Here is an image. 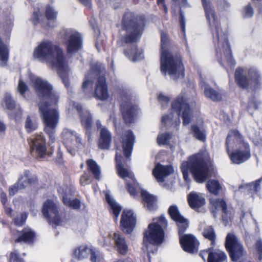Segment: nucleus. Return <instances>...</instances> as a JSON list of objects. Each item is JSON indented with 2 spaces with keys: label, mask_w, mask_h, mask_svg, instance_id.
Segmentation results:
<instances>
[{
  "label": "nucleus",
  "mask_w": 262,
  "mask_h": 262,
  "mask_svg": "<svg viewBox=\"0 0 262 262\" xmlns=\"http://www.w3.org/2000/svg\"><path fill=\"white\" fill-rule=\"evenodd\" d=\"M33 56L40 62H46L56 68L67 89L70 87L68 73L69 69L62 50L52 41H41L35 49Z\"/></svg>",
  "instance_id": "1"
},
{
  "label": "nucleus",
  "mask_w": 262,
  "mask_h": 262,
  "mask_svg": "<svg viewBox=\"0 0 262 262\" xmlns=\"http://www.w3.org/2000/svg\"><path fill=\"white\" fill-rule=\"evenodd\" d=\"M174 46L166 33L161 35V71L173 80L184 78V67L181 56L174 52Z\"/></svg>",
  "instance_id": "2"
},
{
  "label": "nucleus",
  "mask_w": 262,
  "mask_h": 262,
  "mask_svg": "<svg viewBox=\"0 0 262 262\" xmlns=\"http://www.w3.org/2000/svg\"><path fill=\"white\" fill-rule=\"evenodd\" d=\"M202 2L206 18L211 29L216 54L219 56H222V54H224L228 62L230 65H234L235 62L232 56L231 48L227 35L220 28L216 14L212 7L210 1L202 0Z\"/></svg>",
  "instance_id": "3"
},
{
  "label": "nucleus",
  "mask_w": 262,
  "mask_h": 262,
  "mask_svg": "<svg viewBox=\"0 0 262 262\" xmlns=\"http://www.w3.org/2000/svg\"><path fill=\"white\" fill-rule=\"evenodd\" d=\"M181 169L185 181L188 179L190 171L198 183H203L211 175L212 167L206 151H201L190 157L187 162L182 164Z\"/></svg>",
  "instance_id": "4"
},
{
  "label": "nucleus",
  "mask_w": 262,
  "mask_h": 262,
  "mask_svg": "<svg viewBox=\"0 0 262 262\" xmlns=\"http://www.w3.org/2000/svg\"><path fill=\"white\" fill-rule=\"evenodd\" d=\"M29 79L36 94L41 101L39 109L42 115H58V111L48 104H56L58 100V95L53 91L52 86L46 80L32 74L29 75Z\"/></svg>",
  "instance_id": "5"
},
{
  "label": "nucleus",
  "mask_w": 262,
  "mask_h": 262,
  "mask_svg": "<svg viewBox=\"0 0 262 262\" xmlns=\"http://www.w3.org/2000/svg\"><path fill=\"white\" fill-rule=\"evenodd\" d=\"M226 145L227 152L233 163L240 164L250 158V146L238 130H232L229 133Z\"/></svg>",
  "instance_id": "6"
},
{
  "label": "nucleus",
  "mask_w": 262,
  "mask_h": 262,
  "mask_svg": "<svg viewBox=\"0 0 262 262\" xmlns=\"http://www.w3.org/2000/svg\"><path fill=\"white\" fill-rule=\"evenodd\" d=\"M167 221L163 216L153 219L149 224L148 230L144 233L142 250L154 253L157 252V245L161 244L164 239V229L167 227ZM150 259V256L148 255Z\"/></svg>",
  "instance_id": "7"
},
{
  "label": "nucleus",
  "mask_w": 262,
  "mask_h": 262,
  "mask_svg": "<svg viewBox=\"0 0 262 262\" xmlns=\"http://www.w3.org/2000/svg\"><path fill=\"white\" fill-rule=\"evenodd\" d=\"M104 73L105 68L103 64L101 63L96 64L92 68L90 73L85 75L82 86L84 91H86L87 90L91 91L93 78L95 77H98L95 89V96L98 99L101 100H106L108 97L107 87L104 76Z\"/></svg>",
  "instance_id": "8"
},
{
  "label": "nucleus",
  "mask_w": 262,
  "mask_h": 262,
  "mask_svg": "<svg viewBox=\"0 0 262 262\" xmlns=\"http://www.w3.org/2000/svg\"><path fill=\"white\" fill-rule=\"evenodd\" d=\"M144 21L140 19L137 21L132 13L124 14L122 22V28L126 34L122 38L125 43L136 42L139 39L143 32Z\"/></svg>",
  "instance_id": "9"
},
{
  "label": "nucleus",
  "mask_w": 262,
  "mask_h": 262,
  "mask_svg": "<svg viewBox=\"0 0 262 262\" xmlns=\"http://www.w3.org/2000/svg\"><path fill=\"white\" fill-rule=\"evenodd\" d=\"M235 79L239 86L247 88L256 87L261 78L259 71L254 68H238L235 72Z\"/></svg>",
  "instance_id": "10"
},
{
  "label": "nucleus",
  "mask_w": 262,
  "mask_h": 262,
  "mask_svg": "<svg viewBox=\"0 0 262 262\" xmlns=\"http://www.w3.org/2000/svg\"><path fill=\"white\" fill-rule=\"evenodd\" d=\"M195 95L193 88L184 89L171 102V113L177 115H188L190 107L187 102Z\"/></svg>",
  "instance_id": "11"
},
{
  "label": "nucleus",
  "mask_w": 262,
  "mask_h": 262,
  "mask_svg": "<svg viewBox=\"0 0 262 262\" xmlns=\"http://www.w3.org/2000/svg\"><path fill=\"white\" fill-rule=\"evenodd\" d=\"M61 39L66 45L67 53L72 56L77 52L82 47L80 34L72 29H64L60 32Z\"/></svg>",
  "instance_id": "12"
},
{
  "label": "nucleus",
  "mask_w": 262,
  "mask_h": 262,
  "mask_svg": "<svg viewBox=\"0 0 262 262\" xmlns=\"http://www.w3.org/2000/svg\"><path fill=\"white\" fill-rule=\"evenodd\" d=\"M225 247L233 261H237L246 255V252L242 243L233 232L229 233L227 235Z\"/></svg>",
  "instance_id": "13"
},
{
  "label": "nucleus",
  "mask_w": 262,
  "mask_h": 262,
  "mask_svg": "<svg viewBox=\"0 0 262 262\" xmlns=\"http://www.w3.org/2000/svg\"><path fill=\"white\" fill-rule=\"evenodd\" d=\"M31 154L37 158H42L47 155L46 140L42 134H35L28 139Z\"/></svg>",
  "instance_id": "14"
},
{
  "label": "nucleus",
  "mask_w": 262,
  "mask_h": 262,
  "mask_svg": "<svg viewBox=\"0 0 262 262\" xmlns=\"http://www.w3.org/2000/svg\"><path fill=\"white\" fill-rule=\"evenodd\" d=\"M63 142L69 151L74 155V151L82 146L80 138L77 134L66 128L62 133Z\"/></svg>",
  "instance_id": "15"
},
{
  "label": "nucleus",
  "mask_w": 262,
  "mask_h": 262,
  "mask_svg": "<svg viewBox=\"0 0 262 262\" xmlns=\"http://www.w3.org/2000/svg\"><path fill=\"white\" fill-rule=\"evenodd\" d=\"M136 219L131 210H124L121 219V227L123 231L130 233L136 225Z\"/></svg>",
  "instance_id": "16"
},
{
  "label": "nucleus",
  "mask_w": 262,
  "mask_h": 262,
  "mask_svg": "<svg viewBox=\"0 0 262 262\" xmlns=\"http://www.w3.org/2000/svg\"><path fill=\"white\" fill-rule=\"evenodd\" d=\"M43 215L56 225L60 223V219L56 204L52 201L47 200L43 204Z\"/></svg>",
  "instance_id": "17"
},
{
  "label": "nucleus",
  "mask_w": 262,
  "mask_h": 262,
  "mask_svg": "<svg viewBox=\"0 0 262 262\" xmlns=\"http://www.w3.org/2000/svg\"><path fill=\"white\" fill-rule=\"evenodd\" d=\"M200 255L205 261L207 257L208 262H223L227 259L225 253L219 249L210 248L203 250L201 251Z\"/></svg>",
  "instance_id": "18"
},
{
  "label": "nucleus",
  "mask_w": 262,
  "mask_h": 262,
  "mask_svg": "<svg viewBox=\"0 0 262 262\" xmlns=\"http://www.w3.org/2000/svg\"><path fill=\"white\" fill-rule=\"evenodd\" d=\"M183 233V232H181L179 235L180 242L183 250L190 253L198 251V243L195 237L192 234H185L182 236Z\"/></svg>",
  "instance_id": "19"
},
{
  "label": "nucleus",
  "mask_w": 262,
  "mask_h": 262,
  "mask_svg": "<svg viewBox=\"0 0 262 262\" xmlns=\"http://www.w3.org/2000/svg\"><path fill=\"white\" fill-rule=\"evenodd\" d=\"M168 212L171 219L177 223L179 232L181 234V232H184L188 227V221L181 215L178 208L175 205H172L169 207Z\"/></svg>",
  "instance_id": "20"
},
{
  "label": "nucleus",
  "mask_w": 262,
  "mask_h": 262,
  "mask_svg": "<svg viewBox=\"0 0 262 262\" xmlns=\"http://www.w3.org/2000/svg\"><path fill=\"white\" fill-rule=\"evenodd\" d=\"M96 125L98 129L100 130V134L99 146L102 149H108L112 141L111 133L105 127L101 125L100 121H98Z\"/></svg>",
  "instance_id": "21"
},
{
  "label": "nucleus",
  "mask_w": 262,
  "mask_h": 262,
  "mask_svg": "<svg viewBox=\"0 0 262 262\" xmlns=\"http://www.w3.org/2000/svg\"><path fill=\"white\" fill-rule=\"evenodd\" d=\"M135 136L130 130H126L124 132L122 136V148L124 155L127 158L131 155Z\"/></svg>",
  "instance_id": "22"
},
{
  "label": "nucleus",
  "mask_w": 262,
  "mask_h": 262,
  "mask_svg": "<svg viewBox=\"0 0 262 262\" xmlns=\"http://www.w3.org/2000/svg\"><path fill=\"white\" fill-rule=\"evenodd\" d=\"M173 172V168L170 165H163L157 163L152 170V174L159 182H163L165 178Z\"/></svg>",
  "instance_id": "23"
},
{
  "label": "nucleus",
  "mask_w": 262,
  "mask_h": 262,
  "mask_svg": "<svg viewBox=\"0 0 262 262\" xmlns=\"http://www.w3.org/2000/svg\"><path fill=\"white\" fill-rule=\"evenodd\" d=\"M121 157L118 152L116 154V169L117 174L119 177L124 179L125 182H127V179L130 180L132 183H135L134 176L133 173L127 168L124 167L121 163Z\"/></svg>",
  "instance_id": "24"
},
{
  "label": "nucleus",
  "mask_w": 262,
  "mask_h": 262,
  "mask_svg": "<svg viewBox=\"0 0 262 262\" xmlns=\"http://www.w3.org/2000/svg\"><path fill=\"white\" fill-rule=\"evenodd\" d=\"M200 85L202 89H204V94L205 96L214 101H218L221 100V95L208 85L206 81L205 78L200 75Z\"/></svg>",
  "instance_id": "25"
},
{
  "label": "nucleus",
  "mask_w": 262,
  "mask_h": 262,
  "mask_svg": "<svg viewBox=\"0 0 262 262\" xmlns=\"http://www.w3.org/2000/svg\"><path fill=\"white\" fill-rule=\"evenodd\" d=\"M42 120L45 125V130L52 138L59 122L58 116H43Z\"/></svg>",
  "instance_id": "26"
},
{
  "label": "nucleus",
  "mask_w": 262,
  "mask_h": 262,
  "mask_svg": "<svg viewBox=\"0 0 262 262\" xmlns=\"http://www.w3.org/2000/svg\"><path fill=\"white\" fill-rule=\"evenodd\" d=\"M188 201L189 206L194 209H197L205 204V199L202 194L192 192L188 195Z\"/></svg>",
  "instance_id": "27"
},
{
  "label": "nucleus",
  "mask_w": 262,
  "mask_h": 262,
  "mask_svg": "<svg viewBox=\"0 0 262 262\" xmlns=\"http://www.w3.org/2000/svg\"><path fill=\"white\" fill-rule=\"evenodd\" d=\"M113 238L118 252L121 254L127 253L128 247L125 238L119 232L114 233Z\"/></svg>",
  "instance_id": "28"
},
{
  "label": "nucleus",
  "mask_w": 262,
  "mask_h": 262,
  "mask_svg": "<svg viewBox=\"0 0 262 262\" xmlns=\"http://www.w3.org/2000/svg\"><path fill=\"white\" fill-rule=\"evenodd\" d=\"M141 196L144 201L145 207L149 211H152L157 208V199L155 196L149 194L145 190H142Z\"/></svg>",
  "instance_id": "29"
},
{
  "label": "nucleus",
  "mask_w": 262,
  "mask_h": 262,
  "mask_svg": "<svg viewBox=\"0 0 262 262\" xmlns=\"http://www.w3.org/2000/svg\"><path fill=\"white\" fill-rule=\"evenodd\" d=\"M37 182V178L35 176L30 177V171L25 170L23 174L20 176L18 180L20 187L25 188L29 185H33Z\"/></svg>",
  "instance_id": "30"
},
{
  "label": "nucleus",
  "mask_w": 262,
  "mask_h": 262,
  "mask_svg": "<svg viewBox=\"0 0 262 262\" xmlns=\"http://www.w3.org/2000/svg\"><path fill=\"white\" fill-rule=\"evenodd\" d=\"M120 109L122 115H136L141 113L138 105L128 102L122 103Z\"/></svg>",
  "instance_id": "31"
},
{
  "label": "nucleus",
  "mask_w": 262,
  "mask_h": 262,
  "mask_svg": "<svg viewBox=\"0 0 262 262\" xmlns=\"http://www.w3.org/2000/svg\"><path fill=\"white\" fill-rule=\"evenodd\" d=\"M210 203L212 205V211L215 217V212L221 210L225 214H227V206L224 200L220 199H211Z\"/></svg>",
  "instance_id": "32"
},
{
  "label": "nucleus",
  "mask_w": 262,
  "mask_h": 262,
  "mask_svg": "<svg viewBox=\"0 0 262 262\" xmlns=\"http://www.w3.org/2000/svg\"><path fill=\"white\" fill-rule=\"evenodd\" d=\"M2 105L4 107L10 110L16 108L19 111V113H22L20 106L16 104L15 100L9 93L5 94Z\"/></svg>",
  "instance_id": "33"
},
{
  "label": "nucleus",
  "mask_w": 262,
  "mask_h": 262,
  "mask_svg": "<svg viewBox=\"0 0 262 262\" xmlns=\"http://www.w3.org/2000/svg\"><path fill=\"white\" fill-rule=\"evenodd\" d=\"M86 164L89 170L93 174L97 180L101 178V170L100 166L94 160L89 159L86 161Z\"/></svg>",
  "instance_id": "34"
},
{
  "label": "nucleus",
  "mask_w": 262,
  "mask_h": 262,
  "mask_svg": "<svg viewBox=\"0 0 262 262\" xmlns=\"http://www.w3.org/2000/svg\"><path fill=\"white\" fill-rule=\"evenodd\" d=\"M105 196L106 199L112 211V212L114 215L115 216L116 220H117L122 209V208L115 202L114 199L112 198L110 195L106 193Z\"/></svg>",
  "instance_id": "35"
},
{
  "label": "nucleus",
  "mask_w": 262,
  "mask_h": 262,
  "mask_svg": "<svg viewBox=\"0 0 262 262\" xmlns=\"http://www.w3.org/2000/svg\"><path fill=\"white\" fill-rule=\"evenodd\" d=\"M34 236V233L29 228H25L21 232V235L17 239L15 242H32Z\"/></svg>",
  "instance_id": "36"
},
{
  "label": "nucleus",
  "mask_w": 262,
  "mask_h": 262,
  "mask_svg": "<svg viewBox=\"0 0 262 262\" xmlns=\"http://www.w3.org/2000/svg\"><path fill=\"white\" fill-rule=\"evenodd\" d=\"M38 126L37 120L33 116H28L25 122V127L28 133L36 130Z\"/></svg>",
  "instance_id": "37"
},
{
  "label": "nucleus",
  "mask_w": 262,
  "mask_h": 262,
  "mask_svg": "<svg viewBox=\"0 0 262 262\" xmlns=\"http://www.w3.org/2000/svg\"><path fill=\"white\" fill-rule=\"evenodd\" d=\"M9 58V51L7 47L3 43L0 38V66L6 64Z\"/></svg>",
  "instance_id": "38"
},
{
  "label": "nucleus",
  "mask_w": 262,
  "mask_h": 262,
  "mask_svg": "<svg viewBox=\"0 0 262 262\" xmlns=\"http://www.w3.org/2000/svg\"><path fill=\"white\" fill-rule=\"evenodd\" d=\"M130 53H128L127 51H124V54L130 60L136 61L143 58V53L141 51H137L136 46H133L132 48Z\"/></svg>",
  "instance_id": "39"
},
{
  "label": "nucleus",
  "mask_w": 262,
  "mask_h": 262,
  "mask_svg": "<svg viewBox=\"0 0 262 262\" xmlns=\"http://www.w3.org/2000/svg\"><path fill=\"white\" fill-rule=\"evenodd\" d=\"M91 251V248L81 246L75 250L74 255L78 259H81L87 257Z\"/></svg>",
  "instance_id": "40"
},
{
  "label": "nucleus",
  "mask_w": 262,
  "mask_h": 262,
  "mask_svg": "<svg viewBox=\"0 0 262 262\" xmlns=\"http://www.w3.org/2000/svg\"><path fill=\"white\" fill-rule=\"evenodd\" d=\"M191 133L197 139L204 141L206 139V134L204 129L202 127L196 125L191 126Z\"/></svg>",
  "instance_id": "41"
},
{
  "label": "nucleus",
  "mask_w": 262,
  "mask_h": 262,
  "mask_svg": "<svg viewBox=\"0 0 262 262\" xmlns=\"http://www.w3.org/2000/svg\"><path fill=\"white\" fill-rule=\"evenodd\" d=\"M206 186L209 192L214 194H217L219 191L222 189V187L219 182L215 180L208 181Z\"/></svg>",
  "instance_id": "42"
},
{
  "label": "nucleus",
  "mask_w": 262,
  "mask_h": 262,
  "mask_svg": "<svg viewBox=\"0 0 262 262\" xmlns=\"http://www.w3.org/2000/svg\"><path fill=\"white\" fill-rule=\"evenodd\" d=\"M62 200L65 205L73 209H77L80 206V202L77 199L71 200L70 198H68L67 196H63Z\"/></svg>",
  "instance_id": "43"
},
{
  "label": "nucleus",
  "mask_w": 262,
  "mask_h": 262,
  "mask_svg": "<svg viewBox=\"0 0 262 262\" xmlns=\"http://www.w3.org/2000/svg\"><path fill=\"white\" fill-rule=\"evenodd\" d=\"M203 235L205 238L211 241L212 244H213L215 239V234L211 227H208L204 229Z\"/></svg>",
  "instance_id": "44"
},
{
  "label": "nucleus",
  "mask_w": 262,
  "mask_h": 262,
  "mask_svg": "<svg viewBox=\"0 0 262 262\" xmlns=\"http://www.w3.org/2000/svg\"><path fill=\"white\" fill-rule=\"evenodd\" d=\"M158 100L162 108H165L168 105L170 98L163 93H160L158 96Z\"/></svg>",
  "instance_id": "45"
},
{
  "label": "nucleus",
  "mask_w": 262,
  "mask_h": 262,
  "mask_svg": "<svg viewBox=\"0 0 262 262\" xmlns=\"http://www.w3.org/2000/svg\"><path fill=\"white\" fill-rule=\"evenodd\" d=\"M46 17L48 20H54L57 15V12L50 6H47L46 11Z\"/></svg>",
  "instance_id": "46"
},
{
  "label": "nucleus",
  "mask_w": 262,
  "mask_h": 262,
  "mask_svg": "<svg viewBox=\"0 0 262 262\" xmlns=\"http://www.w3.org/2000/svg\"><path fill=\"white\" fill-rule=\"evenodd\" d=\"M81 123L86 130H90L92 126V118L91 116H82Z\"/></svg>",
  "instance_id": "47"
},
{
  "label": "nucleus",
  "mask_w": 262,
  "mask_h": 262,
  "mask_svg": "<svg viewBox=\"0 0 262 262\" xmlns=\"http://www.w3.org/2000/svg\"><path fill=\"white\" fill-rule=\"evenodd\" d=\"M171 138L169 134H162L158 136L157 142L159 145L167 144Z\"/></svg>",
  "instance_id": "48"
},
{
  "label": "nucleus",
  "mask_w": 262,
  "mask_h": 262,
  "mask_svg": "<svg viewBox=\"0 0 262 262\" xmlns=\"http://www.w3.org/2000/svg\"><path fill=\"white\" fill-rule=\"evenodd\" d=\"M243 16L244 18L251 17L253 15L254 11L250 4L244 7L242 11Z\"/></svg>",
  "instance_id": "49"
},
{
  "label": "nucleus",
  "mask_w": 262,
  "mask_h": 262,
  "mask_svg": "<svg viewBox=\"0 0 262 262\" xmlns=\"http://www.w3.org/2000/svg\"><path fill=\"white\" fill-rule=\"evenodd\" d=\"M9 261L10 262H24V259L16 250H14L10 253Z\"/></svg>",
  "instance_id": "50"
},
{
  "label": "nucleus",
  "mask_w": 262,
  "mask_h": 262,
  "mask_svg": "<svg viewBox=\"0 0 262 262\" xmlns=\"http://www.w3.org/2000/svg\"><path fill=\"white\" fill-rule=\"evenodd\" d=\"M91 255L90 260L91 262H98L101 258L100 253L99 251L96 249H91L90 253Z\"/></svg>",
  "instance_id": "51"
},
{
  "label": "nucleus",
  "mask_w": 262,
  "mask_h": 262,
  "mask_svg": "<svg viewBox=\"0 0 262 262\" xmlns=\"http://www.w3.org/2000/svg\"><path fill=\"white\" fill-rule=\"evenodd\" d=\"M262 182V178L254 182L251 183L247 185L248 189L251 191H257L260 189V183Z\"/></svg>",
  "instance_id": "52"
},
{
  "label": "nucleus",
  "mask_w": 262,
  "mask_h": 262,
  "mask_svg": "<svg viewBox=\"0 0 262 262\" xmlns=\"http://www.w3.org/2000/svg\"><path fill=\"white\" fill-rule=\"evenodd\" d=\"M27 217V214L26 213H22L19 217L18 216L14 219V222L17 226H21L25 222Z\"/></svg>",
  "instance_id": "53"
},
{
  "label": "nucleus",
  "mask_w": 262,
  "mask_h": 262,
  "mask_svg": "<svg viewBox=\"0 0 262 262\" xmlns=\"http://www.w3.org/2000/svg\"><path fill=\"white\" fill-rule=\"evenodd\" d=\"M23 189V188L20 187V185L17 182L14 185L10 186L9 188V194L10 196H13L19 190Z\"/></svg>",
  "instance_id": "54"
},
{
  "label": "nucleus",
  "mask_w": 262,
  "mask_h": 262,
  "mask_svg": "<svg viewBox=\"0 0 262 262\" xmlns=\"http://www.w3.org/2000/svg\"><path fill=\"white\" fill-rule=\"evenodd\" d=\"M27 89L28 87L26 84L21 79H19L18 84V90L20 94L25 97V92Z\"/></svg>",
  "instance_id": "55"
},
{
  "label": "nucleus",
  "mask_w": 262,
  "mask_h": 262,
  "mask_svg": "<svg viewBox=\"0 0 262 262\" xmlns=\"http://www.w3.org/2000/svg\"><path fill=\"white\" fill-rule=\"evenodd\" d=\"M217 6L220 10H226L229 7L230 4L226 0H218Z\"/></svg>",
  "instance_id": "56"
},
{
  "label": "nucleus",
  "mask_w": 262,
  "mask_h": 262,
  "mask_svg": "<svg viewBox=\"0 0 262 262\" xmlns=\"http://www.w3.org/2000/svg\"><path fill=\"white\" fill-rule=\"evenodd\" d=\"M90 182V178L88 173H84L83 175L81 176L80 179V183L81 185L85 186L89 184Z\"/></svg>",
  "instance_id": "57"
},
{
  "label": "nucleus",
  "mask_w": 262,
  "mask_h": 262,
  "mask_svg": "<svg viewBox=\"0 0 262 262\" xmlns=\"http://www.w3.org/2000/svg\"><path fill=\"white\" fill-rule=\"evenodd\" d=\"M42 13L40 12H34L33 14L32 21L36 25L40 22V17H42Z\"/></svg>",
  "instance_id": "58"
},
{
  "label": "nucleus",
  "mask_w": 262,
  "mask_h": 262,
  "mask_svg": "<svg viewBox=\"0 0 262 262\" xmlns=\"http://www.w3.org/2000/svg\"><path fill=\"white\" fill-rule=\"evenodd\" d=\"M126 184L127 189L128 192H129V193L130 194V195H136V189L135 188V187L134 186H132L130 185V184L129 182H126Z\"/></svg>",
  "instance_id": "59"
},
{
  "label": "nucleus",
  "mask_w": 262,
  "mask_h": 262,
  "mask_svg": "<svg viewBox=\"0 0 262 262\" xmlns=\"http://www.w3.org/2000/svg\"><path fill=\"white\" fill-rule=\"evenodd\" d=\"M5 212L9 216L12 217L13 216V209L10 207L8 205L5 204L3 205Z\"/></svg>",
  "instance_id": "60"
},
{
  "label": "nucleus",
  "mask_w": 262,
  "mask_h": 262,
  "mask_svg": "<svg viewBox=\"0 0 262 262\" xmlns=\"http://www.w3.org/2000/svg\"><path fill=\"white\" fill-rule=\"evenodd\" d=\"M0 199L3 205L6 204L7 201V195L2 189L0 190Z\"/></svg>",
  "instance_id": "61"
},
{
  "label": "nucleus",
  "mask_w": 262,
  "mask_h": 262,
  "mask_svg": "<svg viewBox=\"0 0 262 262\" xmlns=\"http://www.w3.org/2000/svg\"><path fill=\"white\" fill-rule=\"evenodd\" d=\"M124 120L127 124H130L134 122V116H123Z\"/></svg>",
  "instance_id": "62"
},
{
  "label": "nucleus",
  "mask_w": 262,
  "mask_h": 262,
  "mask_svg": "<svg viewBox=\"0 0 262 262\" xmlns=\"http://www.w3.org/2000/svg\"><path fill=\"white\" fill-rule=\"evenodd\" d=\"M256 249L259 254L262 253V242L258 240L256 243Z\"/></svg>",
  "instance_id": "63"
},
{
  "label": "nucleus",
  "mask_w": 262,
  "mask_h": 262,
  "mask_svg": "<svg viewBox=\"0 0 262 262\" xmlns=\"http://www.w3.org/2000/svg\"><path fill=\"white\" fill-rule=\"evenodd\" d=\"M192 116H183V123L185 125L188 124L191 120Z\"/></svg>",
  "instance_id": "64"
}]
</instances>
